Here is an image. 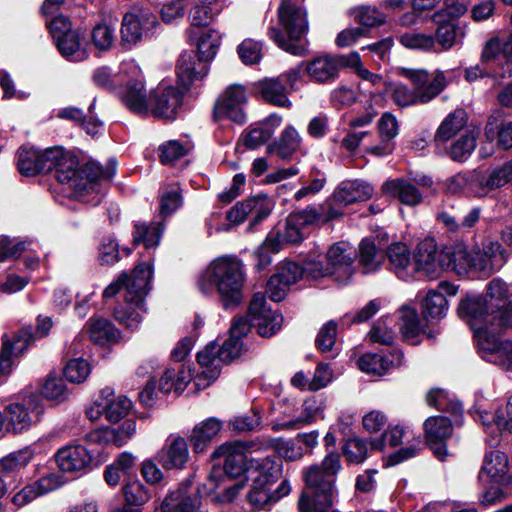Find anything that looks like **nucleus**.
Returning a JSON list of instances; mask_svg holds the SVG:
<instances>
[{
    "instance_id": "1",
    "label": "nucleus",
    "mask_w": 512,
    "mask_h": 512,
    "mask_svg": "<svg viewBox=\"0 0 512 512\" xmlns=\"http://www.w3.org/2000/svg\"><path fill=\"white\" fill-rule=\"evenodd\" d=\"M152 266L141 263L135 267L130 277L125 273L111 283L103 292L105 298L113 297L125 287V303L114 311L115 319L127 328L134 330L145 313L144 298L150 289Z\"/></svg>"
},
{
    "instance_id": "2",
    "label": "nucleus",
    "mask_w": 512,
    "mask_h": 512,
    "mask_svg": "<svg viewBox=\"0 0 512 512\" xmlns=\"http://www.w3.org/2000/svg\"><path fill=\"white\" fill-rule=\"evenodd\" d=\"M245 282L243 263L234 256L213 260L198 278V288L210 295L216 291L223 306L228 308L240 303Z\"/></svg>"
},
{
    "instance_id": "3",
    "label": "nucleus",
    "mask_w": 512,
    "mask_h": 512,
    "mask_svg": "<svg viewBox=\"0 0 512 512\" xmlns=\"http://www.w3.org/2000/svg\"><path fill=\"white\" fill-rule=\"evenodd\" d=\"M473 329L481 357L504 369L512 367V341L502 334L512 328V311L500 317V322H484L480 316L466 321Z\"/></svg>"
},
{
    "instance_id": "4",
    "label": "nucleus",
    "mask_w": 512,
    "mask_h": 512,
    "mask_svg": "<svg viewBox=\"0 0 512 512\" xmlns=\"http://www.w3.org/2000/svg\"><path fill=\"white\" fill-rule=\"evenodd\" d=\"M356 252L346 242L333 244L325 256V264L320 251H312L306 259V270L312 278L332 276L339 283H346L353 275Z\"/></svg>"
},
{
    "instance_id": "5",
    "label": "nucleus",
    "mask_w": 512,
    "mask_h": 512,
    "mask_svg": "<svg viewBox=\"0 0 512 512\" xmlns=\"http://www.w3.org/2000/svg\"><path fill=\"white\" fill-rule=\"evenodd\" d=\"M279 22L288 39L284 37L277 27L269 28V37L284 51L302 56L305 53V46L300 41L308 31L306 12L293 0H282L278 9Z\"/></svg>"
},
{
    "instance_id": "6",
    "label": "nucleus",
    "mask_w": 512,
    "mask_h": 512,
    "mask_svg": "<svg viewBox=\"0 0 512 512\" xmlns=\"http://www.w3.org/2000/svg\"><path fill=\"white\" fill-rule=\"evenodd\" d=\"M51 170H55V177L63 184L79 194L92 191L96 182L101 179L102 173L94 165L87 166L84 171H79L78 161L71 155L64 153L60 147L50 148Z\"/></svg>"
},
{
    "instance_id": "7",
    "label": "nucleus",
    "mask_w": 512,
    "mask_h": 512,
    "mask_svg": "<svg viewBox=\"0 0 512 512\" xmlns=\"http://www.w3.org/2000/svg\"><path fill=\"white\" fill-rule=\"evenodd\" d=\"M243 342L240 338L230 336L222 346L208 344L197 354V362L201 371L195 378L199 388H207L220 374L221 366L241 355Z\"/></svg>"
},
{
    "instance_id": "8",
    "label": "nucleus",
    "mask_w": 512,
    "mask_h": 512,
    "mask_svg": "<svg viewBox=\"0 0 512 512\" xmlns=\"http://www.w3.org/2000/svg\"><path fill=\"white\" fill-rule=\"evenodd\" d=\"M248 444L246 442L234 441L220 445L212 454L214 459H224L223 467L214 466L209 474L207 486L210 492L219 488L220 483H224L230 478H237L244 472L247 473L249 465L246 451Z\"/></svg>"
},
{
    "instance_id": "9",
    "label": "nucleus",
    "mask_w": 512,
    "mask_h": 512,
    "mask_svg": "<svg viewBox=\"0 0 512 512\" xmlns=\"http://www.w3.org/2000/svg\"><path fill=\"white\" fill-rule=\"evenodd\" d=\"M199 371L194 375L192 364L173 363L167 368L158 381H150L140 393L139 397L145 406H152L158 398V392L168 394L171 392L181 393L187 385L193 381L197 390H202L195 383V378Z\"/></svg>"
},
{
    "instance_id": "10",
    "label": "nucleus",
    "mask_w": 512,
    "mask_h": 512,
    "mask_svg": "<svg viewBox=\"0 0 512 512\" xmlns=\"http://www.w3.org/2000/svg\"><path fill=\"white\" fill-rule=\"evenodd\" d=\"M120 74L126 77V84L118 94L124 105L133 113L149 115L150 94L145 89L142 70L135 60H125L120 65Z\"/></svg>"
},
{
    "instance_id": "11",
    "label": "nucleus",
    "mask_w": 512,
    "mask_h": 512,
    "mask_svg": "<svg viewBox=\"0 0 512 512\" xmlns=\"http://www.w3.org/2000/svg\"><path fill=\"white\" fill-rule=\"evenodd\" d=\"M56 46L63 57L70 61H82L88 54L83 47L80 34L72 29L70 20L65 16H56L47 23Z\"/></svg>"
},
{
    "instance_id": "12",
    "label": "nucleus",
    "mask_w": 512,
    "mask_h": 512,
    "mask_svg": "<svg viewBox=\"0 0 512 512\" xmlns=\"http://www.w3.org/2000/svg\"><path fill=\"white\" fill-rule=\"evenodd\" d=\"M52 327L50 317L39 316L35 334H31L28 330H22L13 341L3 340V346L0 352V377L10 373L13 365L12 356L23 353L30 342L35 337H44Z\"/></svg>"
},
{
    "instance_id": "13",
    "label": "nucleus",
    "mask_w": 512,
    "mask_h": 512,
    "mask_svg": "<svg viewBox=\"0 0 512 512\" xmlns=\"http://www.w3.org/2000/svg\"><path fill=\"white\" fill-rule=\"evenodd\" d=\"M247 93L241 85H230L218 97L214 106V119L224 118L242 125L247 121L245 105L247 104Z\"/></svg>"
},
{
    "instance_id": "14",
    "label": "nucleus",
    "mask_w": 512,
    "mask_h": 512,
    "mask_svg": "<svg viewBox=\"0 0 512 512\" xmlns=\"http://www.w3.org/2000/svg\"><path fill=\"white\" fill-rule=\"evenodd\" d=\"M183 92L176 86L166 82L159 83L150 92L149 115L173 120L182 106Z\"/></svg>"
},
{
    "instance_id": "15",
    "label": "nucleus",
    "mask_w": 512,
    "mask_h": 512,
    "mask_svg": "<svg viewBox=\"0 0 512 512\" xmlns=\"http://www.w3.org/2000/svg\"><path fill=\"white\" fill-rule=\"evenodd\" d=\"M162 512H208L202 498L191 479L181 482L178 487L170 490L161 503Z\"/></svg>"
},
{
    "instance_id": "16",
    "label": "nucleus",
    "mask_w": 512,
    "mask_h": 512,
    "mask_svg": "<svg viewBox=\"0 0 512 512\" xmlns=\"http://www.w3.org/2000/svg\"><path fill=\"white\" fill-rule=\"evenodd\" d=\"M43 413V407L35 396L24 398L6 406L5 414L9 432L22 433L35 424Z\"/></svg>"
},
{
    "instance_id": "17",
    "label": "nucleus",
    "mask_w": 512,
    "mask_h": 512,
    "mask_svg": "<svg viewBox=\"0 0 512 512\" xmlns=\"http://www.w3.org/2000/svg\"><path fill=\"white\" fill-rule=\"evenodd\" d=\"M443 250L439 251L433 238H426L418 243L413 255L414 277L420 273L430 279L439 276L444 270Z\"/></svg>"
},
{
    "instance_id": "18",
    "label": "nucleus",
    "mask_w": 512,
    "mask_h": 512,
    "mask_svg": "<svg viewBox=\"0 0 512 512\" xmlns=\"http://www.w3.org/2000/svg\"><path fill=\"white\" fill-rule=\"evenodd\" d=\"M249 316L253 327L262 337H271L282 327L283 316L267 307L262 293L254 294L249 306Z\"/></svg>"
},
{
    "instance_id": "19",
    "label": "nucleus",
    "mask_w": 512,
    "mask_h": 512,
    "mask_svg": "<svg viewBox=\"0 0 512 512\" xmlns=\"http://www.w3.org/2000/svg\"><path fill=\"white\" fill-rule=\"evenodd\" d=\"M411 80L419 103H428L439 95L447 85L443 72L437 71L430 75L426 70H409L406 72Z\"/></svg>"
},
{
    "instance_id": "20",
    "label": "nucleus",
    "mask_w": 512,
    "mask_h": 512,
    "mask_svg": "<svg viewBox=\"0 0 512 512\" xmlns=\"http://www.w3.org/2000/svg\"><path fill=\"white\" fill-rule=\"evenodd\" d=\"M425 438L435 456L443 461L447 456L445 441L452 434L451 422L443 416L430 417L424 422Z\"/></svg>"
},
{
    "instance_id": "21",
    "label": "nucleus",
    "mask_w": 512,
    "mask_h": 512,
    "mask_svg": "<svg viewBox=\"0 0 512 512\" xmlns=\"http://www.w3.org/2000/svg\"><path fill=\"white\" fill-rule=\"evenodd\" d=\"M303 71L311 82L328 84L338 78V62L334 55L325 54L301 62Z\"/></svg>"
},
{
    "instance_id": "22",
    "label": "nucleus",
    "mask_w": 512,
    "mask_h": 512,
    "mask_svg": "<svg viewBox=\"0 0 512 512\" xmlns=\"http://www.w3.org/2000/svg\"><path fill=\"white\" fill-rule=\"evenodd\" d=\"M92 458L91 453L84 446L78 444L64 446L55 454L59 469L69 473L85 471L90 466Z\"/></svg>"
},
{
    "instance_id": "23",
    "label": "nucleus",
    "mask_w": 512,
    "mask_h": 512,
    "mask_svg": "<svg viewBox=\"0 0 512 512\" xmlns=\"http://www.w3.org/2000/svg\"><path fill=\"white\" fill-rule=\"evenodd\" d=\"M159 463L164 469H181L189 459L186 440L177 435H170L157 454Z\"/></svg>"
},
{
    "instance_id": "24",
    "label": "nucleus",
    "mask_w": 512,
    "mask_h": 512,
    "mask_svg": "<svg viewBox=\"0 0 512 512\" xmlns=\"http://www.w3.org/2000/svg\"><path fill=\"white\" fill-rule=\"evenodd\" d=\"M50 148L40 151L23 146L18 152V169L27 176L51 171Z\"/></svg>"
},
{
    "instance_id": "25",
    "label": "nucleus",
    "mask_w": 512,
    "mask_h": 512,
    "mask_svg": "<svg viewBox=\"0 0 512 512\" xmlns=\"http://www.w3.org/2000/svg\"><path fill=\"white\" fill-rule=\"evenodd\" d=\"M323 409L324 405L322 400L316 397H309L303 402L300 415L293 416L291 413H288V419L273 423L272 429L276 432L280 430L300 429L312 423L315 418L323 412Z\"/></svg>"
},
{
    "instance_id": "26",
    "label": "nucleus",
    "mask_w": 512,
    "mask_h": 512,
    "mask_svg": "<svg viewBox=\"0 0 512 512\" xmlns=\"http://www.w3.org/2000/svg\"><path fill=\"white\" fill-rule=\"evenodd\" d=\"M208 71V63L200 59L194 51H185L178 60L177 76L184 87L203 79Z\"/></svg>"
},
{
    "instance_id": "27",
    "label": "nucleus",
    "mask_w": 512,
    "mask_h": 512,
    "mask_svg": "<svg viewBox=\"0 0 512 512\" xmlns=\"http://www.w3.org/2000/svg\"><path fill=\"white\" fill-rule=\"evenodd\" d=\"M281 464L270 457L250 459L247 478L253 484L270 487L281 476Z\"/></svg>"
},
{
    "instance_id": "28",
    "label": "nucleus",
    "mask_w": 512,
    "mask_h": 512,
    "mask_svg": "<svg viewBox=\"0 0 512 512\" xmlns=\"http://www.w3.org/2000/svg\"><path fill=\"white\" fill-rule=\"evenodd\" d=\"M373 194V188L366 182L346 180L334 190L333 201L338 206H348L357 201H365Z\"/></svg>"
},
{
    "instance_id": "29",
    "label": "nucleus",
    "mask_w": 512,
    "mask_h": 512,
    "mask_svg": "<svg viewBox=\"0 0 512 512\" xmlns=\"http://www.w3.org/2000/svg\"><path fill=\"white\" fill-rule=\"evenodd\" d=\"M487 475L494 483L508 485L512 481L509 471L508 457L501 451L486 454L479 477Z\"/></svg>"
},
{
    "instance_id": "30",
    "label": "nucleus",
    "mask_w": 512,
    "mask_h": 512,
    "mask_svg": "<svg viewBox=\"0 0 512 512\" xmlns=\"http://www.w3.org/2000/svg\"><path fill=\"white\" fill-rule=\"evenodd\" d=\"M382 190L384 194L396 198L407 206H417L423 200L422 194L417 187L404 178L385 181L382 185Z\"/></svg>"
},
{
    "instance_id": "31",
    "label": "nucleus",
    "mask_w": 512,
    "mask_h": 512,
    "mask_svg": "<svg viewBox=\"0 0 512 512\" xmlns=\"http://www.w3.org/2000/svg\"><path fill=\"white\" fill-rule=\"evenodd\" d=\"M391 270L402 280L414 277L413 257L404 243H393L387 249Z\"/></svg>"
},
{
    "instance_id": "32",
    "label": "nucleus",
    "mask_w": 512,
    "mask_h": 512,
    "mask_svg": "<svg viewBox=\"0 0 512 512\" xmlns=\"http://www.w3.org/2000/svg\"><path fill=\"white\" fill-rule=\"evenodd\" d=\"M444 270H451L458 275L473 271V250L469 251L462 244H455L443 249Z\"/></svg>"
},
{
    "instance_id": "33",
    "label": "nucleus",
    "mask_w": 512,
    "mask_h": 512,
    "mask_svg": "<svg viewBox=\"0 0 512 512\" xmlns=\"http://www.w3.org/2000/svg\"><path fill=\"white\" fill-rule=\"evenodd\" d=\"M257 90L268 103L285 108H289L292 105L288 98L286 87L280 77L259 81L257 83Z\"/></svg>"
},
{
    "instance_id": "34",
    "label": "nucleus",
    "mask_w": 512,
    "mask_h": 512,
    "mask_svg": "<svg viewBox=\"0 0 512 512\" xmlns=\"http://www.w3.org/2000/svg\"><path fill=\"white\" fill-rule=\"evenodd\" d=\"M222 423L216 418H209L196 425L190 435V442L194 452H203L213 438L220 432Z\"/></svg>"
},
{
    "instance_id": "35",
    "label": "nucleus",
    "mask_w": 512,
    "mask_h": 512,
    "mask_svg": "<svg viewBox=\"0 0 512 512\" xmlns=\"http://www.w3.org/2000/svg\"><path fill=\"white\" fill-rule=\"evenodd\" d=\"M105 417L110 422H117L125 417L132 407L131 401L124 395H115L114 390L106 387L102 390Z\"/></svg>"
},
{
    "instance_id": "36",
    "label": "nucleus",
    "mask_w": 512,
    "mask_h": 512,
    "mask_svg": "<svg viewBox=\"0 0 512 512\" xmlns=\"http://www.w3.org/2000/svg\"><path fill=\"white\" fill-rule=\"evenodd\" d=\"M487 429L495 426L497 431L512 432V395L508 398L505 407L495 411L493 415L488 412H479L476 418Z\"/></svg>"
},
{
    "instance_id": "37",
    "label": "nucleus",
    "mask_w": 512,
    "mask_h": 512,
    "mask_svg": "<svg viewBox=\"0 0 512 512\" xmlns=\"http://www.w3.org/2000/svg\"><path fill=\"white\" fill-rule=\"evenodd\" d=\"M85 330L94 343L101 345L116 342L120 338L119 331L108 320L101 317L90 318L85 325Z\"/></svg>"
},
{
    "instance_id": "38",
    "label": "nucleus",
    "mask_w": 512,
    "mask_h": 512,
    "mask_svg": "<svg viewBox=\"0 0 512 512\" xmlns=\"http://www.w3.org/2000/svg\"><path fill=\"white\" fill-rule=\"evenodd\" d=\"M302 138L296 128L288 125L279 139L268 147L269 152L276 153L282 159H289L300 147Z\"/></svg>"
},
{
    "instance_id": "39",
    "label": "nucleus",
    "mask_w": 512,
    "mask_h": 512,
    "mask_svg": "<svg viewBox=\"0 0 512 512\" xmlns=\"http://www.w3.org/2000/svg\"><path fill=\"white\" fill-rule=\"evenodd\" d=\"M222 9L221 0H198L190 11V23L194 27L207 26Z\"/></svg>"
},
{
    "instance_id": "40",
    "label": "nucleus",
    "mask_w": 512,
    "mask_h": 512,
    "mask_svg": "<svg viewBox=\"0 0 512 512\" xmlns=\"http://www.w3.org/2000/svg\"><path fill=\"white\" fill-rule=\"evenodd\" d=\"M163 224L161 222H152L147 225L144 222H138L134 225L133 242L135 244H144L146 248H153L159 244Z\"/></svg>"
},
{
    "instance_id": "41",
    "label": "nucleus",
    "mask_w": 512,
    "mask_h": 512,
    "mask_svg": "<svg viewBox=\"0 0 512 512\" xmlns=\"http://www.w3.org/2000/svg\"><path fill=\"white\" fill-rule=\"evenodd\" d=\"M400 330L404 338L416 343L417 337L424 333V324L419 320L415 309L403 306L400 310Z\"/></svg>"
},
{
    "instance_id": "42",
    "label": "nucleus",
    "mask_w": 512,
    "mask_h": 512,
    "mask_svg": "<svg viewBox=\"0 0 512 512\" xmlns=\"http://www.w3.org/2000/svg\"><path fill=\"white\" fill-rule=\"evenodd\" d=\"M251 212H249V224L247 231L254 232L257 225L266 219L274 208L273 201L266 195L250 197Z\"/></svg>"
},
{
    "instance_id": "43",
    "label": "nucleus",
    "mask_w": 512,
    "mask_h": 512,
    "mask_svg": "<svg viewBox=\"0 0 512 512\" xmlns=\"http://www.w3.org/2000/svg\"><path fill=\"white\" fill-rule=\"evenodd\" d=\"M304 273H307L306 262L301 267L295 262L284 261L279 264L277 272L270 277V285L274 287L275 284L282 283L284 286L289 287L295 284Z\"/></svg>"
},
{
    "instance_id": "44",
    "label": "nucleus",
    "mask_w": 512,
    "mask_h": 512,
    "mask_svg": "<svg viewBox=\"0 0 512 512\" xmlns=\"http://www.w3.org/2000/svg\"><path fill=\"white\" fill-rule=\"evenodd\" d=\"M281 250L280 233L276 229L271 230L265 241L255 251L257 259L256 268L262 270L272 263L271 255Z\"/></svg>"
},
{
    "instance_id": "45",
    "label": "nucleus",
    "mask_w": 512,
    "mask_h": 512,
    "mask_svg": "<svg viewBox=\"0 0 512 512\" xmlns=\"http://www.w3.org/2000/svg\"><path fill=\"white\" fill-rule=\"evenodd\" d=\"M143 24L139 17L134 13H126L123 17L121 27V44L130 49L136 45L143 34Z\"/></svg>"
},
{
    "instance_id": "46",
    "label": "nucleus",
    "mask_w": 512,
    "mask_h": 512,
    "mask_svg": "<svg viewBox=\"0 0 512 512\" xmlns=\"http://www.w3.org/2000/svg\"><path fill=\"white\" fill-rule=\"evenodd\" d=\"M506 163L494 170L489 175L484 176L478 173V176L472 178L473 183H477L480 188L481 196L485 195L488 191L499 188L508 182H511V176L507 171Z\"/></svg>"
},
{
    "instance_id": "47",
    "label": "nucleus",
    "mask_w": 512,
    "mask_h": 512,
    "mask_svg": "<svg viewBox=\"0 0 512 512\" xmlns=\"http://www.w3.org/2000/svg\"><path fill=\"white\" fill-rule=\"evenodd\" d=\"M447 311V299L438 291L430 290L422 302V313L426 320L443 318Z\"/></svg>"
},
{
    "instance_id": "48",
    "label": "nucleus",
    "mask_w": 512,
    "mask_h": 512,
    "mask_svg": "<svg viewBox=\"0 0 512 512\" xmlns=\"http://www.w3.org/2000/svg\"><path fill=\"white\" fill-rule=\"evenodd\" d=\"M466 122V112L463 109H457L443 120L436 137L441 141H447L455 136L466 125Z\"/></svg>"
},
{
    "instance_id": "49",
    "label": "nucleus",
    "mask_w": 512,
    "mask_h": 512,
    "mask_svg": "<svg viewBox=\"0 0 512 512\" xmlns=\"http://www.w3.org/2000/svg\"><path fill=\"white\" fill-rule=\"evenodd\" d=\"M506 256H495L492 259L482 254L480 247L473 249V271L482 277H489L498 271L506 262Z\"/></svg>"
},
{
    "instance_id": "50",
    "label": "nucleus",
    "mask_w": 512,
    "mask_h": 512,
    "mask_svg": "<svg viewBox=\"0 0 512 512\" xmlns=\"http://www.w3.org/2000/svg\"><path fill=\"white\" fill-rule=\"evenodd\" d=\"M197 45V55L206 63L214 58L220 46V35L217 31L206 29L201 32Z\"/></svg>"
},
{
    "instance_id": "51",
    "label": "nucleus",
    "mask_w": 512,
    "mask_h": 512,
    "mask_svg": "<svg viewBox=\"0 0 512 512\" xmlns=\"http://www.w3.org/2000/svg\"><path fill=\"white\" fill-rule=\"evenodd\" d=\"M392 366H394L393 360L376 353H366L358 360L359 369L369 374L382 375Z\"/></svg>"
},
{
    "instance_id": "52",
    "label": "nucleus",
    "mask_w": 512,
    "mask_h": 512,
    "mask_svg": "<svg viewBox=\"0 0 512 512\" xmlns=\"http://www.w3.org/2000/svg\"><path fill=\"white\" fill-rule=\"evenodd\" d=\"M277 498L270 492V487L253 484L251 490L247 494V503L250 506V511H258L269 509Z\"/></svg>"
},
{
    "instance_id": "53",
    "label": "nucleus",
    "mask_w": 512,
    "mask_h": 512,
    "mask_svg": "<svg viewBox=\"0 0 512 512\" xmlns=\"http://www.w3.org/2000/svg\"><path fill=\"white\" fill-rule=\"evenodd\" d=\"M125 503L132 507L144 505L151 498L149 489L139 480H133L123 486Z\"/></svg>"
},
{
    "instance_id": "54",
    "label": "nucleus",
    "mask_w": 512,
    "mask_h": 512,
    "mask_svg": "<svg viewBox=\"0 0 512 512\" xmlns=\"http://www.w3.org/2000/svg\"><path fill=\"white\" fill-rule=\"evenodd\" d=\"M182 203V194L178 186L164 188L160 194V216L162 218L171 216L181 207Z\"/></svg>"
},
{
    "instance_id": "55",
    "label": "nucleus",
    "mask_w": 512,
    "mask_h": 512,
    "mask_svg": "<svg viewBox=\"0 0 512 512\" xmlns=\"http://www.w3.org/2000/svg\"><path fill=\"white\" fill-rule=\"evenodd\" d=\"M115 39V25L102 22L92 29V42L98 50H109Z\"/></svg>"
},
{
    "instance_id": "56",
    "label": "nucleus",
    "mask_w": 512,
    "mask_h": 512,
    "mask_svg": "<svg viewBox=\"0 0 512 512\" xmlns=\"http://www.w3.org/2000/svg\"><path fill=\"white\" fill-rule=\"evenodd\" d=\"M463 35L462 29L452 21L441 23L436 31L437 41L444 50L450 49Z\"/></svg>"
},
{
    "instance_id": "57",
    "label": "nucleus",
    "mask_w": 512,
    "mask_h": 512,
    "mask_svg": "<svg viewBox=\"0 0 512 512\" xmlns=\"http://www.w3.org/2000/svg\"><path fill=\"white\" fill-rule=\"evenodd\" d=\"M41 394L47 400L61 402L67 398L68 391L60 377L49 375L41 387Z\"/></svg>"
},
{
    "instance_id": "58",
    "label": "nucleus",
    "mask_w": 512,
    "mask_h": 512,
    "mask_svg": "<svg viewBox=\"0 0 512 512\" xmlns=\"http://www.w3.org/2000/svg\"><path fill=\"white\" fill-rule=\"evenodd\" d=\"M478 176V173H458L446 180L445 187L447 192L451 194H458L465 188L469 189L481 196V191L477 183H473L472 178Z\"/></svg>"
},
{
    "instance_id": "59",
    "label": "nucleus",
    "mask_w": 512,
    "mask_h": 512,
    "mask_svg": "<svg viewBox=\"0 0 512 512\" xmlns=\"http://www.w3.org/2000/svg\"><path fill=\"white\" fill-rule=\"evenodd\" d=\"M25 463H20L15 456H8L0 460V479L6 487L19 483L18 473Z\"/></svg>"
},
{
    "instance_id": "60",
    "label": "nucleus",
    "mask_w": 512,
    "mask_h": 512,
    "mask_svg": "<svg viewBox=\"0 0 512 512\" xmlns=\"http://www.w3.org/2000/svg\"><path fill=\"white\" fill-rule=\"evenodd\" d=\"M351 15L358 23L374 27L385 22V16L378 9L370 6H360L352 10Z\"/></svg>"
},
{
    "instance_id": "61",
    "label": "nucleus",
    "mask_w": 512,
    "mask_h": 512,
    "mask_svg": "<svg viewBox=\"0 0 512 512\" xmlns=\"http://www.w3.org/2000/svg\"><path fill=\"white\" fill-rule=\"evenodd\" d=\"M89 363L82 359H72L64 367V376L69 382L82 383L90 374Z\"/></svg>"
},
{
    "instance_id": "62",
    "label": "nucleus",
    "mask_w": 512,
    "mask_h": 512,
    "mask_svg": "<svg viewBox=\"0 0 512 512\" xmlns=\"http://www.w3.org/2000/svg\"><path fill=\"white\" fill-rule=\"evenodd\" d=\"M359 258L365 273L375 271L380 265V258L377 255L376 247L368 239H364L360 243Z\"/></svg>"
},
{
    "instance_id": "63",
    "label": "nucleus",
    "mask_w": 512,
    "mask_h": 512,
    "mask_svg": "<svg viewBox=\"0 0 512 512\" xmlns=\"http://www.w3.org/2000/svg\"><path fill=\"white\" fill-rule=\"evenodd\" d=\"M476 147V137L473 133L465 134L460 137L451 147L450 155L453 160H466Z\"/></svg>"
},
{
    "instance_id": "64",
    "label": "nucleus",
    "mask_w": 512,
    "mask_h": 512,
    "mask_svg": "<svg viewBox=\"0 0 512 512\" xmlns=\"http://www.w3.org/2000/svg\"><path fill=\"white\" fill-rule=\"evenodd\" d=\"M238 54L244 64H256L262 58V44L252 39H245L238 46Z\"/></svg>"
}]
</instances>
